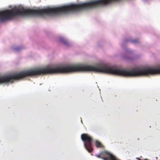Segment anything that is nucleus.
I'll list each match as a JSON object with an SVG mask.
<instances>
[{"label": "nucleus", "mask_w": 160, "mask_h": 160, "mask_svg": "<svg viewBox=\"0 0 160 160\" xmlns=\"http://www.w3.org/2000/svg\"><path fill=\"white\" fill-rule=\"evenodd\" d=\"M81 138L84 143V146L86 149L89 152L93 150L92 147V138L88 135L83 133L81 135Z\"/></svg>", "instance_id": "obj_1"}, {"label": "nucleus", "mask_w": 160, "mask_h": 160, "mask_svg": "<svg viewBox=\"0 0 160 160\" xmlns=\"http://www.w3.org/2000/svg\"><path fill=\"white\" fill-rule=\"evenodd\" d=\"M96 156L103 160H119L115 156L106 151L101 152L99 155H96Z\"/></svg>", "instance_id": "obj_2"}, {"label": "nucleus", "mask_w": 160, "mask_h": 160, "mask_svg": "<svg viewBox=\"0 0 160 160\" xmlns=\"http://www.w3.org/2000/svg\"><path fill=\"white\" fill-rule=\"evenodd\" d=\"M59 40L60 42L66 45H68L69 44V43L67 40L64 38L61 37L60 38Z\"/></svg>", "instance_id": "obj_3"}, {"label": "nucleus", "mask_w": 160, "mask_h": 160, "mask_svg": "<svg viewBox=\"0 0 160 160\" xmlns=\"http://www.w3.org/2000/svg\"><path fill=\"white\" fill-rule=\"evenodd\" d=\"M95 145L98 148H103L104 146L102 144L101 142L98 141H96L95 142Z\"/></svg>", "instance_id": "obj_4"}, {"label": "nucleus", "mask_w": 160, "mask_h": 160, "mask_svg": "<svg viewBox=\"0 0 160 160\" xmlns=\"http://www.w3.org/2000/svg\"><path fill=\"white\" fill-rule=\"evenodd\" d=\"M131 42L133 43H137L138 42V41L137 39H135L131 41Z\"/></svg>", "instance_id": "obj_5"}, {"label": "nucleus", "mask_w": 160, "mask_h": 160, "mask_svg": "<svg viewBox=\"0 0 160 160\" xmlns=\"http://www.w3.org/2000/svg\"><path fill=\"white\" fill-rule=\"evenodd\" d=\"M21 48L19 47H17L14 48V49L15 51H18L20 50Z\"/></svg>", "instance_id": "obj_6"}, {"label": "nucleus", "mask_w": 160, "mask_h": 160, "mask_svg": "<svg viewBox=\"0 0 160 160\" xmlns=\"http://www.w3.org/2000/svg\"><path fill=\"white\" fill-rule=\"evenodd\" d=\"M136 159L138 160H142L141 159H140L139 158H137Z\"/></svg>", "instance_id": "obj_7"}, {"label": "nucleus", "mask_w": 160, "mask_h": 160, "mask_svg": "<svg viewBox=\"0 0 160 160\" xmlns=\"http://www.w3.org/2000/svg\"><path fill=\"white\" fill-rule=\"evenodd\" d=\"M118 159L119 160H119V159H118Z\"/></svg>", "instance_id": "obj_8"}]
</instances>
